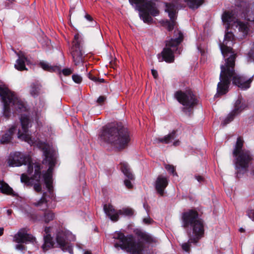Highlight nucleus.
Masks as SVG:
<instances>
[{
  "label": "nucleus",
  "instance_id": "1",
  "mask_svg": "<svg viewBox=\"0 0 254 254\" xmlns=\"http://www.w3.org/2000/svg\"><path fill=\"white\" fill-rule=\"evenodd\" d=\"M235 60L233 55L227 58L225 62L220 66L221 72L219 76L220 81L217 87V95L226 94L229 91V87L231 81L234 85L242 89L250 88L254 76L250 78L237 73L235 71Z\"/></svg>",
  "mask_w": 254,
  "mask_h": 254
},
{
  "label": "nucleus",
  "instance_id": "2",
  "mask_svg": "<svg viewBox=\"0 0 254 254\" xmlns=\"http://www.w3.org/2000/svg\"><path fill=\"white\" fill-rule=\"evenodd\" d=\"M249 11V5L246 1H242L240 4L237 5L234 11L230 12L225 11L222 15V20L224 23L227 24V28L231 25L238 28L241 33V38L246 36L249 31L247 23L238 20L237 18H242L251 20L248 15Z\"/></svg>",
  "mask_w": 254,
  "mask_h": 254
},
{
  "label": "nucleus",
  "instance_id": "3",
  "mask_svg": "<svg viewBox=\"0 0 254 254\" xmlns=\"http://www.w3.org/2000/svg\"><path fill=\"white\" fill-rule=\"evenodd\" d=\"M100 139L121 150L126 148L130 141L128 129L121 124L104 127L100 134Z\"/></svg>",
  "mask_w": 254,
  "mask_h": 254
},
{
  "label": "nucleus",
  "instance_id": "4",
  "mask_svg": "<svg viewBox=\"0 0 254 254\" xmlns=\"http://www.w3.org/2000/svg\"><path fill=\"white\" fill-rule=\"evenodd\" d=\"M244 140L241 137L237 138L235 148L233 151L236 157L235 168L237 170V177L239 175L244 174L248 171L250 164L253 159V156L249 150L243 149Z\"/></svg>",
  "mask_w": 254,
  "mask_h": 254
},
{
  "label": "nucleus",
  "instance_id": "5",
  "mask_svg": "<svg viewBox=\"0 0 254 254\" xmlns=\"http://www.w3.org/2000/svg\"><path fill=\"white\" fill-rule=\"evenodd\" d=\"M115 243L116 248L121 249L131 254H151L149 245L153 239H118Z\"/></svg>",
  "mask_w": 254,
  "mask_h": 254
},
{
  "label": "nucleus",
  "instance_id": "6",
  "mask_svg": "<svg viewBox=\"0 0 254 254\" xmlns=\"http://www.w3.org/2000/svg\"><path fill=\"white\" fill-rule=\"evenodd\" d=\"M0 96L3 103V115L6 118L10 117L11 110L18 113L25 110L24 103L7 88L0 87Z\"/></svg>",
  "mask_w": 254,
  "mask_h": 254
},
{
  "label": "nucleus",
  "instance_id": "7",
  "mask_svg": "<svg viewBox=\"0 0 254 254\" xmlns=\"http://www.w3.org/2000/svg\"><path fill=\"white\" fill-rule=\"evenodd\" d=\"M135 9L139 12V16L145 23H150L153 19L150 16H156L159 14L158 5L153 0H128Z\"/></svg>",
  "mask_w": 254,
  "mask_h": 254
},
{
  "label": "nucleus",
  "instance_id": "8",
  "mask_svg": "<svg viewBox=\"0 0 254 254\" xmlns=\"http://www.w3.org/2000/svg\"><path fill=\"white\" fill-rule=\"evenodd\" d=\"M198 214L196 211L192 209L182 213L181 219L182 226L184 228H188L190 226L193 237L196 238L204 237V230L203 222L200 219H198Z\"/></svg>",
  "mask_w": 254,
  "mask_h": 254
},
{
  "label": "nucleus",
  "instance_id": "9",
  "mask_svg": "<svg viewBox=\"0 0 254 254\" xmlns=\"http://www.w3.org/2000/svg\"><path fill=\"white\" fill-rule=\"evenodd\" d=\"M175 34L176 36L178 35V37L166 41L165 47L161 53L158 54L157 58L159 62L165 61L168 63H173L175 60L174 54H180V49L178 46L183 40V34L179 30H175Z\"/></svg>",
  "mask_w": 254,
  "mask_h": 254
},
{
  "label": "nucleus",
  "instance_id": "10",
  "mask_svg": "<svg viewBox=\"0 0 254 254\" xmlns=\"http://www.w3.org/2000/svg\"><path fill=\"white\" fill-rule=\"evenodd\" d=\"M45 158L43 161V164H48L49 168L43 177L46 186L48 190L51 197H54L53 187L52 186V173L56 163V152L52 150L49 146L44 145L42 148Z\"/></svg>",
  "mask_w": 254,
  "mask_h": 254
},
{
  "label": "nucleus",
  "instance_id": "11",
  "mask_svg": "<svg viewBox=\"0 0 254 254\" xmlns=\"http://www.w3.org/2000/svg\"><path fill=\"white\" fill-rule=\"evenodd\" d=\"M174 96L177 101L184 106L183 112L190 115L192 110L197 103V99L193 92L190 89L184 91L179 90L175 92Z\"/></svg>",
  "mask_w": 254,
  "mask_h": 254
},
{
  "label": "nucleus",
  "instance_id": "12",
  "mask_svg": "<svg viewBox=\"0 0 254 254\" xmlns=\"http://www.w3.org/2000/svg\"><path fill=\"white\" fill-rule=\"evenodd\" d=\"M59 247L63 251L73 254L72 245L67 239H44L42 248L46 252L53 248Z\"/></svg>",
  "mask_w": 254,
  "mask_h": 254
},
{
  "label": "nucleus",
  "instance_id": "13",
  "mask_svg": "<svg viewBox=\"0 0 254 254\" xmlns=\"http://www.w3.org/2000/svg\"><path fill=\"white\" fill-rule=\"evenodd\" d=\"M70 54L72 56L75 65H77L84 62V53L82 49V41L79 38L78 34L74 36L72 41V46L70 49Z\"/></svg>",
  "mask_w": 254,
  "mask_h": 254
},
{
  "label": "nucleus",
  "instance_id": "14",
  "mask_svg": "<svg viewBox=\"0 0 254 254\" xmlns=\"http://www.w3.org/2000/svg\"><path fill=\"white\" fill-rule=\"evenodd\" d=\"M21 129L18 131V138L24 140L29 144L32 145L35 143L34 138H32L28 132V128L31 126V121L29 117L25 115H23L20 117Z\"/></svg>",
  "mask_w": 254,
  "mask_h": 254
},
{
  "label": "nucleus",
  "instance_id": "15",
  "mask_svg": "<svg viewBox=\"0 0 254 254\" xmlns=\"http://www.w3.org/2000/svg\"><path fill=\"white\" fill-rule=\"evenodd\" d=\"M234 39V34L230 32L226 33L224 40L222 43L219 44L220 50L225 60L228 57L233 55L234 59H236V54L233 50L232 46L233 45Z\"/></svg>",
  "mask_w": 254,
  "mask_h": 254
},
{
  "label": "nucleus",
  "instance_id": "16",
  "mask_svg": "<svg viewBox=\"0 0 254 254\" xmlns=\"http://www.w3.org/2000/svg\"><path fill=\"white\" fill-rule=\"evenodd\" d=\"M165 11L168 13L170 21L167 20L164 25L166 27L168 31H172L176 25V15L177 9V5L176 1L171 3H166Z\"/></svg>",
  "mask_w": 254,
  "mask_h": 254
},
{
  "label": "nucleus",
  "instance_id": "17",
  "mask_svg": "<svg viewBox=\"0 0 254 254\" xmlns=\"http://www.w3.org/2000/svg\"><path fill=\"white\" fill-rule=\"evenodd\" d=\"M246 108V104L244 102H243L240 99H238L235 103L234 109L228 115L221 125H223V126L227 125L232 122L236 116L240 114Z\"/></svg>",
  "mask_w": 254,
  "mask_h": 254
},
{
  "label": "nucleus",
  "instance_id": "18",
  "mask_svg": "<svg viewBox=\"0 0 254 254\" xmlns=\"http://www.w3.org/2000/svg\"><path fill=\"white\" fill-rule=\"evenodd\" d=\"M120 169L125 176L128 178V180H125L124 184L126 187L128 189H131L133 186L130 182L134 180V176L130 171L128 164L126 162H122L120 163Z\"/></svg>",
  "mask_w": 254,
  "mask_h": 254
},
{
  "label": "nucleus",
  "instance_id": "19",
  "mask_svg": "<svg viewBox=\"0 0 254 254\" xmlns=\"http://www.w3.org/2000/svg\"><path fill=\"white\" fill-rule=\"evenodd\" d=\"M27 158L21 153L15 152L10 154L7 163L10 167L19 166L26 162Z\"/></svg>",
  "mask_w": 254,
  "mask_h": 254
},
{
  "label": "nucleus",
  "instance_id": "20",
  "mask_svg": "<svg viewBox=\"0 0 254 254\" xmlns=\"http://www.w3.org/2000/svg\"><path fill=\"white\" fill-rule=\"evenodd\" d=\"M168 182L167 178L162 176H159L155 182V189L161 195H164V190L167 187Z\"/></svg>",
  "mask_w": 254,
  "mask_h": 254
},
{
  "label": "nucleus",
  "instance_id": "21",
  "mask_svg": "<svg viewBox=\"0 0 254 254\" xmlns=\"http://www.w3.org/2000/svg\"><path fill=\"white\" fill-rule=\"evenodd\" d=\"M104 210L112 221H117L118 220L119 216L118 210H115L112 205L105 204L104 205Z\"/></svg>",
  "mask_w": 254,
  "mask_h": 254
},
{
  "label": "nucleus",
  "instance_id": "22",
  "mask_svg": "<svg viewBox=\"0 0 254 254\" xmlns=\"http://www.w3.org/2000/svg\"><path fill=\"white\" fill-rule=\"evenodd\" d=\"M177 131L173 130L170 133L162 138H156L154 139V143H163L165 144L172 142L177 137Z\"/></svg>",
  "mask_w": 254,
  "mask_h": 254
},
{
  "label": "nucleus",
  "instance_id": "23",
  "mask_svg": "<svg viewBox=\"0 0 254 254\" xmlns=\"http://www.w3.org/2000/svg\"><path fill=\"white\" fill-rule=\"evenodd\" d=\"M14 238H35L29 232V229L26 228L20 229L15 235Z\"/></svg>",
  "mask_w": 254,
  "mask_h": 254
},
{
  "label": "nucleus",
  "instance_id": "24",
  "mask_svg": "<svg viewBox=\"0 0 254 254\" xmlns=\"http://www.w3.org/2000/svg\"><path fill=\"white\" fill-rule=\"evenodd\" d=\"M16 130V127L13 126L10 127L9 130L4 133L2 136L0 142L1 143H7L12 138V136Z\"/></svg>",
  "mask_w": 254,
  "mask_h": 254
},
{
  "label": "nucleus",
  "instance_id": "25",
  "mask_svg": "<svg viewBox=\"0 0 254 254\" xmlns=\"http://www.w3.org/2000/svg\"><path fill=\"white\" fill-rule=\"evenodd\" d=\"M41 67L44 70L50 72H58L60 74L61 72V68L59 66H51L49 64L45 62H41L40 64Z\"/></svg>",
  "mask_w": 254,
  "mask_h": 254
},
{
  "label": "nucleus",
  "instance_id": "26",
  "mask_svg": "<svg viewBox=\"0 0 254 254\" xmlns=\"http://www.w3.org/2000/svg\"><path fill=\"white\" fill-rule=\"evenodd\" d=\"M47 193L44 192L41 199L33 203V204L40 207L41 210H45L48 208L47 200H46Z\"/></svg>",
  "mask_w": 254,
  "mask_h": 254
},
{
  "label": "nucleus",
  "instance_id": "27",
  "mask_svg": "<svg viewBox=\"0 0 254 254\" xmlns=\"http://www.w3.org/2000/svg\"><path fill=\"white\" fill-rule=\"evenodd\" d=\"M41 85L38 82L33 83L30 86V93L33 96H37L41 90Z\"/></svg>",
  "mask_w": 254,
  "mask_h": 254
},
{
  "label": "nucleus",
  "instance_id": "28",
  "mask_svg": "<svg viewBox=\"0 0 254 254\" xmlns=\"http://www.w3.org/2000/svg\"><path fill=\"white\" fill-rule=\"evenodd\" d=\"M190 8L196 9L202 5L204 0H184Z\"/></svg>",
  "mask_w": 254,
  "mask_h": 254
},
{
  "label": "nucleus",
  "instance_id": "29",
  "mask_svg": "<svg viewBox=\"0 0 254 254\" xmlns=\"http://www.w3.org/2000/svg\"><path fill=\"white\" fill-rule=\"evenodd\" d=\"M31 239H15L14 242L17 244L15 245V249L18 251H22L25 250L24 244H27Z\"/></svg>",
  "mask_w": 254,
  "mask_h": 254
},
{
  "label": "nucleus",
  "instance_id": "30",
  "mask_svg": "<svg viewBox=\"0 0 254 254\" xmlns=\"http://www.w3.org/2000/svg\"><path fill=\"white\" fill-rule=\"evenodd\" d=\"M198 240L199 239H189L187 243H184L182 245V249L186 252L190 253V247L191 244L196 245L198 243Z\"/></svg>",
  "mask_w": 254,
  "mask_h": 254
},
{
  "label": "nucleus",
  "instance_id": "31",
  "mask_svg": "<svg viewBox=\"0 0 254 254\" xmlns=\"http://www.w3.org/2000/svg\"><path fill=\"white\" fill-rule=\"evenodd\" d=\"M0 190L3 193L14 195L12 189L6 184H2L0 186Z\"/></svg>",
  "mask_w": 254,
  "mask_h": 254
},
{
  "label": "nucleus",
  "instance_id": "32",
  "mask_svg": "<svg viewBox=\"0 0 254 254\" xmlns=\"http://www.w3.org/2000/svg\"><path fill=\"white\" fill-rule=\"evenodd\" d=\"M34 165L35 172L34 175H33V177H32V179L36 180L37 181L39 182L41 177L40 165L39 163H35Z\"/></svg>",
  "mask_w": 254,
  "mask_h": 254
},
{
  "label": "nucleus",
  "instance_id": "33",
  "mask_svg": "<svg viewBox=\"0 0 254 254\" xmlns=\"http://www.w3.org/2000/svg\"><path fill=\"white\" fill-rule=\"evenodd\" d=\"M134 233L138 238H152L149 234L139 229H135Z\"/></svg>",
  "mask_w": 254,
  "mask_h": 254
},
{
  "label": "nucleus",
  "instance_id": "34",
  "mask_svg": "<svg viewBox=\"0 0 254 254\" xmlns=\"http://www.w3.org/2000/svg\"><path fill=\"white\" fill-rule=\"evenodd\" d=\"M15 68L19 70H23L26 69L25 65V58H21L16 61L15 64Z\"/></svg>",
  "mask_w": 254,
  "mask_h": 254
},
{
  "label": "nucleus",
  "instance_id": "35",
  "mask_svg": "<svg viewBox=\"0 0 254 254\" xmlns=\"http://www.w3.org/2000/svg\"><path fill=\"white\" fill-rule=\"evenodd\" d=\"M120 215H125L127 216H132L134 214V210L130 208H124L122 209L118 210Z\"/></svg>",
  "mask_w": 254,
  "mask_h": 254
},
{
  "label": "nucleus",
  "instance_id": "36",
  "mask_svg": "<svg viewBox=\"0 0 254 254\" xmlns=\"http://www.w3.org/2000/svg\"><path fill=\"white\" fill-rule=\"evenodd\" d=\"M74 236L72 234L67 230L62 231L60 234V236L58 235L56 238H73Z\"/></svg>",
  "mask_w": 254,
  "mask_h": 254
},
{
  "label": "nucleus",
  "instance_id": "37",
  "mask_svg": "<svg viewBox=\"0 0 254 254\" xmlns=\"http://www.w3.org/2000/svg\"><path fill=\"white\" fill-rule=\"evenodd\" d=\"M55 217V214L51 211H48L44 213V219L46 223L53 220Z\"/></svg>",
  "mask_w": 254,
  "mask_h": 254
},
{
  "label": "nucleus",
  "instance_id": "38",
  "mask_svg": "<svg viewBox=\"0 0 254 254\" xmlns=\"http://www.w3.org/2000/svg\"><path fill=\"white\" fill-rule=\"evenodd\" d=\"M88 77L91 80L96 83H103L105 81L103 78L96 77L95 76L92 75L91 73H89Z\"/></svg>",
  "mask_w": 254,
  "mask_h": 254
},
{
  "label": "nucleus",
  "instance_id": "39",
  "mask_svg": "<svg viewBox=\"0 0 254 254\" xmlns=\"http://www.w3.org/2000/svg\"><path fill=\"white\" fill-rule=\"evenodd\" d=\"M165 169L172 174L174 176L177 175V173L175 172V168L174 166L169 164H166L165 165Z\"/></svg>",
  "mask_w": 254,
  "mask_h": 254
},
{
  "label": "nucleus",
  "instance_id": "40",
  "mask_svg": "<svg viewBox=\"0 0 254 254\" xmlns=\"http://www.w3.org/2000/svg\"><path fill=\"white\" fill-rule=\"evenodd\" d=\"M20 180H21V182L22 183H24L27 185H29V184H30V178L25 174H22L21 175Z\"/></svg>",
  "mask_w": 254,
  "mask_h": 254
},
{
  "label": "nucleus",
  "instance_id": "41",
  "mask_svg": "<svg viewBox=\"0 0 254 254\" xmlns=\"http://www.w3.org/2000/svg\"><path fill=\"white\" fill-rule=\"evenodd\" d=\"M26 161L28 162L27 165V172L29 174H31L33 171L34 164L30 161L29 158H27Z\"/></svg>",
  "mask_w": 254,
  "mask_h": 254
},
{
  "label": "nucleus",
  "instance_id": "42",
  "mask_svg": "<svg viewBox=\"0 0 254 254\" xmlns=\"http://www.w3.org/2000/svg\"><path fill=\"white\" fill-rule=\"evenodd\" d=\"M51 229V227H45L44 230L45 234L44 235L43 238H53L52 237H51V235L50 234Z\"/></svg>",
  "mask_w": 254,
  "mask_h": 254
},
{
  "label": "nucleus",
  "instance_id": "43",
  "mask_svg": "<svg viewBox=\"0 0 254 254\" xmlns=\"http://www.w3.org/2000/svg\"><path fill=\"white\" fill-rule=\"evenodd\" d=\"M73 80L76 83H80L82 81V77L78 74H73L72 76Z\"/></svg>",
  "mask_w": 254,
  "mask_h": 254
},
{
  "label": "nucleus",
  "instance_id": "44",
  "mask_svg": "<svg viewBox=\"0 0 254 254\" xmlns=\"http://www.w3.org/2000/svg\"><path fill=\"white\" fill-rule=\"evenodd\" d=\"M113 238H126L124 234L121 231H117L115 233Z\"/></svg>",
  "mask_w": 254,
  "mask_h": 254
},
{
  "label": "nucleus",
  "instance_id": "45",
  "mask_svg": "<svg viewBox=\"0 0 254 254\" xmlns=\"http://www.w3.org/2000/svg\"><path fill=\"white\" fill-rule=\"evenodd\" d=\"M154 222V221L148 215L146 218L143 219V223L146 225L151 224Z\"/></svg>",
  "mask_w": 254,
  "mask_h": 254
},
{
  "label": "nucleus",
  "instance_id": "46",
  "mask_svg": "<svg viewBox=\"0 0 254 254\" xmlns=\"http://www.w3.org/2000/svg\"><path fill=\"white\" fill-rule=\"evenodd\" d=\"M247 214L250 219L254 221V210H248L247 211Z\"/></svg>",
  "mask_w": 254,
  "mask_h": 254
},
{
  "label": "nucleus",
  "instance_id": "47",
  "mask_svg": "<svg viewBox=\"0 0 254 254\" xmlns=\"http://www.w3.org/2000/svg\"><path fill=\"white\" fill-rule=\"evenodd\" d=\"M33 188L37 192H40L42 190L41 185L39 183L35 184L33 186Z\"/></svg>",
  "mask_w": 254,
  "mask_h": 254
},
{
  "label": "nucleus",
  "instance_id": "48",
  "mask_svg": "<svg viewBox=\"0 0 254 254\" xmlns=\"http://www.w3.org/2000/svg\"><path fill=\"white\" fill-rule=\"evenodd\" d=\"M62 71L63 74L65 76L69 75L72 73V71L69 68H64Z\"/></svg>",
  "mask_w": 254,
  "mask_h": 254
},
{
  "label": "nucleus",
  "instance_id": "49",
  "mask_svg": "<svg viewBox=\"0 0 254 254\" xmlns=\"http://www.w3.org/2000/svg\"><path fill=\"white\" fill-rule=\"evenodd\" d=\"M194 177L197 180V181L200 183H203L205 181L204 177H202V176L195 175Z\"/></svg>",
  "mask_w": 254,
  "mask_h": 254
},
{
  "label": "nucleus",
  "instance_id": "50",
  "mask_svg": "<svg viewBox=\"0 0 254 254\" xmlns=\"http://www.w3.org/2000/svg\"><path fill=\"white\" fill-rule=\"evenodd\" d=\"M106 99V97L104 96H100L97 99V102L99 104H102Z\"/></svg>",
  "mask_w": 254,
  "mask_h": 254
},
{
  "label": "nucleus",
  "instance_id": "51",
  "mask_svg": "<svg viewBox=\"0 0 254 254\" xmlns=\"http://www.w3.org/2000/svg\"><path fill=\"white\" fill-rule=\"evenodd\" d=\"M151 73H152V74L154 78H156V79L157 78V77H158V73H157V70H156L155 69H152L151 70Z\"/></svg>",
  "mask_w": 254,
  "mask_h": 254
},
{
  "label": "nucleus",
  "instance_id": "52",
  "mask_svg": "<svg viewBox=\"0 0 254 254\" xmlns=\"http://www.w3.org/2000/svg\"><path fill=\"white\" fill-rule=\"evenodd\" d=\"M75 4L73 3V4H72L71 3V5H70V11H69V12H70V14L71 15V12L73 10V9L75 8Z\"/></svg>",
  "mask_w": 254,
  "mask_h": 254
},
{
  "label": "nucleus",
  "instance_id": "53",
  "mask_svg": "<svg viewBox=\"0 0 254 254\" xmlns=\"http://www.w3.org/2000/svg\"><path fill=\"white\" fill-rule=\"evenodd\" d=\"M85 18L89 20V21H92V17L89 15V14H86L85 16Z\"/></svg>",
  "mask_w": 254,
  "mask_h": 254
},
{
  "label": "nucleus",
  "instance_id": "54",
  "mask_svg": "<svg viewBox=\"0 0 254 254\" xmlns=\"http://www.w3.org/2000/svg\"><path fill=\"white\" fill-rule=\"evenodd\" d=\"M143 207L146 209L147 212H148L149 211V206H148V205L147 204L144 203L143 204Z\"/></svg>",
  "mask_w": 254,
  "mask_h": 254
},
{
  "label": "nucleus",
  "instance_id": "55",
  "mask_svg": "<svg viewBox=\"0 0 254 254\" xmlns=\"http://www.w3.org/2000/svg\"><path fill=\"white\" fill-rule=\"evenodd\" d=\"M179 142H180V141H179V140H176V141H174V143H173V145H174V146H177V145H178L179 144Z\"/></svg>",
  "mask_w": 254,
  "mask_h": 254
},
{
  "label": "nucleus",
  "instance_id": "56",
  "mask_svg": "<svg viewBox=\"0 0 254 254\" xmlns=\"http://www.w3.org/2000/svg\"><path fill=\"white\" fill-rule=\"evenodd\" d=\"M3 228H0V236H2L3 233Z\"/></svg>",
  "mask_w": 254,
  "mask_h": 254
},
{
  "label": "nucleus",
  "instance_id": "57",
  "mask_svg": "<svg viewBox=\"0 0 254 254\" xmlns=\"http://www.w3.org/2000/svg\"><path fill=\"white\" fill-rule=\"evenodd\" d=\"M11 213H12V210L11 209H8L7 210V214L8 215H11Z\"/></svg>",
  "mask_w": 254,
  "mask_h": 254
},
{
  "label": "nucleus",
  "instance_id": "58",
  "mask_svg": "<svg viewBox=\"0 0 254 254\" xmlns=\"http://www.w3.org/2000/svg\"><path fill=\"white\" fill-rule=\"evenodd\" d=\"M84 254H92L91 252L88 251H85Z\"/></svg>",
  "mask_w": 254,
  "mask_h": 254
},
{
  "label": "nucleus",
  "instance_id": "59",
  "mask_svg": "<svg viewBox=\"0 0 254 254\" xmlns=\"http://www.w3.org/2000/svg\"><path fill=\"white\" fill-rule=\"evenodd\" d=\"M239 231L240 232H244L245 231V230L243 228H241L239 229Z\"/></svg>",
  "mask_w": 254,
  "mask_h": 254
},
{
  "label": "nucleus",
  "instance_id": "60",
  "mask_svg": "<svg viewBox=\"0 0 254 254\" xmlns=\"http://www.w3.org/2000/svg\"><path fill=\"white\" fill-rule=\"evenodd\" d=\"M128 239L132 238V237H128Z\"/></svg>",
  "mask_w": 254,
  "mask_h": 254
}]
</instances>
